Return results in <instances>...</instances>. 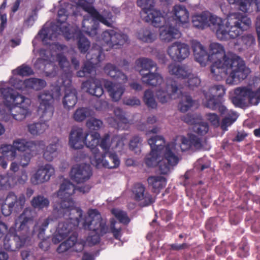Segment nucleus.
Segmentation results:
<instances>
[{
	"instance_id": "41",
	"label": "nucleus",
	"mask_w": 260,
	"mask_h": 260,
	"mask_svg": "<svg viewBox=\"0 0 260 260\" xmlns=\"http://www.w3.org/2000/svg\"><path fill=\"white\" fill-rule=\"evenodd\" d=\"M26 83L28 90L32 89L39 91L46 86V82L44 80L37 78H28Z\"/></svg>"
},
{
	"instance_id": "26",
	"label": "nucleus",
	"mask_w": 260,
	"mask_h": 260,
	"mask_svg": "<svg viewBox=\"0 0 260 260\" xmlns=\"http://www.w3.org/2000/svg\"><path fill=\"white\" fill-rule=\"evenodd\" d=\"M182 151L188 150H199L203 147L202 140L200 138L192 134H188L187 137L182 136L180 145Z\"/></svg>"
},
{
	"instance_id": "28",
	"label": "nucleus",
	"mask_w": 260,
	"mask_h": 260,
	"mask_svg": "<svg viewBox=\"0 0 260 260\" xmlns=\"http://www.w3.org/2000/svg\"><path fill=\"white\" fill-rule=\"evenodd\" d=\"M82 85L87 88V92L95 96L101 97L104 93L102 83L99 79L96 78L89 79L83 82Z\"/></svg>"
},
{
	"instance_id": "22",
	"label": "nucleus",
	"mask_w": 260,
	"mask_h": 260,
	"mask_svg": "<svg viewBox=\"0 0 260 260\" xmlns=\"http://www.w3.org/2000/svg\"><path fill=\"white\" fill-rule=\"evenodd\" d=\"M92 174V169L89 165L82 164L72 167L70 175L72 180L78 183L88 180Z\"/></svg>"
},
{
	"instance_id": "4",
	"label": "nucleus",
	"mask_w": 260,
	"mask_h": 260,
	"mask_svg": "<svg viewBox=\"0 0 260 260\" xmlns=\"http://www.w3.org/2000/svg\"><path fill=\"white\" fill-rule=\"evenodd\" d=\"M100 135L98 132H90L83 136L82 128L78 127L71 130L69 137V144L74 149H80L85 145L90 149L92 155L90 157V162L96 160L102 153L100 152L98 146L100 142Z\"/></svg>"
},
{
	"instance_id": "37",
	"label": "nucleus",
	"mask_w": 260,
	"mask_h": 260,
	"mask_svg": "<svg viewBox=\"0 0 260 260\" xmlns=\"http://www.w3.org/2000/svg\"><path fill=\"white\" fill-rule=\"evenodd\" d=\"M175 21H178L181 23H185L188 21L189 13L185 6L175 5L173 8Z\"/></svg>"
},
{
	"instance_id": "25",
	"label": "nucleus",
	"mask_w": 260,
	"mask_h": 260,
	"mask_svg": "<svg viewBox=\"0 0 260 260\" xmlns=\"http://www.w3.org/2000/svg\"><path fill=\"white\" fill-rule=\"evenodd\" d=\"M54 174V169L50 164H46L39 168L36 173L30 178L34 185H37L48 181Z\"/></svg>"
},
{
	"instance_id": "35",
	"label": "nucleus",
	"mask_w": 260,
	"mask_h": 260,
	"mask_svg": "<svg viewBox=\"0 0 260 260\" xmlns=\"http://www.w3.org/2000/svg\"><path fill=\"white\" fill-rule=\"evenodd\" d=\"M86 58L96 64L105 58V54L102 47L98 45H93L92 48L87 52Z\"/></svg>"
},
{
	"instance_id": "48",
	"label": "nucleus",
	"mask_w": 260,
	"mask_h": 260,
	"mask_svg": "<svg viewBox=\"0 0 260 260\" xmlns=\"http://www.w3.org/2000/svg\"><path fill=\"white\" fill-rule=\"evenodd\" d=\"M111 213L121 223L127 225L130 222V219L125 211L118 209H113L111 210Z\"/></svg>"
},
{
	"instance_id": "16",
	"label": "nucleus",
	"mask_w": 260,
	"mask_h": 260,
	"mask_svg": "<svg viewBox=\"0 0 260 260\" xmlns=\"http://www.w3.org/2000/svg\"><path fill=\"white\" fill-rule=\"evenodd\" d=\"M37 216V213L35 210L26 208L15 220L14 228H17V232H22V234L29 237L30 229L34 224Z\"/></svg>"
},
{
	"instance_id": "19",
	"label": "nucleus",
	"mask_w": 260,
	"mask_h": 260,
	"mask_svg": "<svg viewBox=\"0 0 260 260\" xmlns=\"http://www.w3.org/2000/svg\"><path fill=\"white\" fill-rule=\"evenodd\" d=\"M220 20L218 17L212 15L208 12H203L201 14H196L192 16L193 26L197 28L203 29L208 27H212L216 30V23Z\"/></svg>"
},
{
	"instance_id": "5",
	"label": "nucleus",
	"mask_w": 260,
	"mask_h": 260,
	"mask_svg": "<svg viewBox=\"0 0 260 260\" xmlns=\"http://www.w3.org/2000/svg\"><path fill=\"white\" fill-rule=\"evenodd\" d=\"M151 149H154L162 154V158L159 162V171L161 174H167L172 166L176 165L178 162V158L172 151L170 145L165 146V141L163 137L155 136L148 140Z\"/></svg>"
},
{
	"instance_id": "2",
	"label": "nucleus",
	"mask_w": 260,
	"mask_h": 260,
	"mask_svg": "<svg viewBox=\"0 0 260 260\" xmlns=\"http://www.w3.org/2000/svg\"><path fill=\"white\" fill-rule=\"evenodd\" d=\"M78 224H74V219L69 222H59L56 233L53 238L55 244L59 243L67 238L69 234L75 230L79 224L86 230L94 233L89 235L87 241L90 245H94L99 243L101 237L109 232V228L106 221L102 217L100 212L96 209H89L86 214H82L81 217L77 218Z\"/></svg>"
},
{
	"instance_id": "56",
	"label": "nucleus",
	"mask_w": 260,
	"mask_h": 260,
	"mask_svg": "<svg viewBox=\"0 0 260 260\" xmlns=\"http://www.w3.org/2000/svg\"><path fill=\"white\" fill-rule=\"evenodd\" d=\"M235 94L244 99L245 102L248 100L250 102L251 89L245 87H238L235 90Z\"/></svg>"
},
{
	"instance_id": "18",
	"label": "nucleus",
	"mask_w": 260,
	"mask_h": 260,
	"mask_svg": "<svg viewBox=\"0 0 260 260\" xmlns=\"http://www.w3.org/2000/svg\"><path fill=\"white\" fill-rule=\"evenodd\" d=\"M101 37V44H106L110 48H118L128 40L126 35L118 32L113 29L106 30L103 32Z\"/></svg>"
},
{
	"instance_id": "61",
	"label": "nucleus",
	"mask_w": 260,
	"mask_h": 260,
	"mask_svg": "<svg viewBox=\"0 0 260 260\" xmlns=\"http://www.w3.org/2000/svg\"><path fill=\"white\" fill-rule=\"evenodd\" d=\"M142 139L138 136H135L132 138L129 142V148L134 151L136 153L140 152V146L141 145Z\"/></svg>"
},
{
	"instance_id": "50",
	"label": "nucleus",
	"mask_w": 260,
	"mask_h": 260,
	"mask_svg": "<svg viewBox=\"0 0 260 260\" xmlns=\"http://www.w3.org/2000/svg\"><path fill=\"white\" fill-rule=\"evenodd\" d=\"M192 130L199 135H204L208 132L209 126L207 122L202 121L200 118L192 126Z\"/></svg>"
},
{
	"instance_id": "31",
	"label": "nucleus",
	"mask_w": 260,
	"mask_h": 260,
	"mask_svg": "<svg viewBox=\"0 0 260 260\" xmlns=\"http://www.w3.org/2000/svg\"><path fill=\"white\" fill-rule=\"evenodd\" d=\"M169 73L178 78L185 79L190 76L192 70L185 64H177L172 63L168 66Z\"/></svg>"
},
{
	"instance_id": "60",
	"label": "nucleus",
	"mask_w": 260,
	"mask_h": 260,
	"mask_svg": "<svg viewBox=\"0 0 260 260\" xmlns=\"http://www.w3.org/2000/svg\"><path fill=\"white\" fill-rule=\"evenodd\" d=\"M99 145L104 151V152L102 153V154H107L111 146V144L110 143V135L108 134H106L101 139Z\"/></svg>"
},
{
	"instance_id": "14",
	"label": "nucleus",
	"mask_w": 260,
	"mask_h": 260,
	"mask_svg": "<svg viewBox=\"0 0 260 260\" xmlns=\"http://www.w3.org/2000/svg\"><path fill=\"white\" fill-rule=\"evenodd\" d=\"M137 6L142 8L141 16L154 27L159 26L165 20L160 11L154 9V0H137Z\"/></svg>"
},
{
	"instance_id": "23",
	"label": "nucleus",
	"mask_w": 260,
	"mask_h": 260,
	"mask_svg": "<svg viewBox=\"0 0 260 260\" xmlns=\"http://www.w3.org/2000/svg\"><path fill=\"white\" fill-rule=\"evenodd\" d=\"M119 164V159L115 153L101 154L96 160H92V165L98 169L103 167L108 169L116 168Z\"/></svg>"
},
{
	"instance_id": "44",
	"label": "nucleus",
	"mask_w": 260,
	"mask_h": 260,
	"mask_svg": "<svg viewBox=\"0 0 260 260\" xmlns=\"http://www.w3.org/2000/svg\"><path fill=\"white\" fill-rule=\"evenodd\" d=\"M91 111L88 108H79L73 114V118L77 122H82L91 115Z\"/></svg>"
},
{
	"instance_id": "27",
	"label": "nucleus",
	"mask_w": 260,
	"mask_h": 260,
	"mask_svg": "<svg viewBox=\"0 0 260 260\" xmlns=\"http://www.w3.org/2000/svg\"><path fill=\"white\" fill-rule=\"evenodd\" d=\"M191 47L196 61L202 66H205L209 60V54L204 46L197 40H192L191 42Z\"/></svg>"
},
{
	"instance_id": "12",
	"label": "nucleus",
	"mask_w": 260,
	"mask_h": 260,
	"mask_svg": "<svg viewBox=\"0 0 260 260\" xmlns=\"http://www.w3.org/2000/svg\"><path fill=\"white\" fill-rule=\"evenodd\" d=\"M225 92V88L223 85H214L210 87L208 91H203L205 100L203 104L211 110L218 109L220 114H225L227 108L222 104V97Z\"/></svg>"
},
{
	"instance_id": "21",
	"label": "nucleus",
	"mask_w": 260,
	"mask_h": 260,
	"mask_svg": "<svg viewBox=\"0 0 260 260\" xmlns=\"http://www.w3.org/2000/svg\"><path fill=\"white\" fill-rule=\"evenodd\" d=\"M132 192L135 201L140 202L141 207H147L155 202V199L147 191L141 183H135L132 188Z\"/></svg>"
},
{
	"instance_id": "29",
	"label": "nucleus",
	"mask_w": 260,
	"mask_h": 260,
	"mask_svg": "<svg viewBox=\"0 0 260 260\" xmlns=\"http://www.w3.org/2000/svg\"><path fill=\"white\" fill-rule=\"evenodd\" d=\"M209 60H224L225 58H231L226 55L224 47L218 43H211L209 46Z\"/></svg>"
},
{
	"instance_id": "49",
	"label": "nucleus",
	"mask_w": 260,
	"mask_h": 260,
	"mask_svg": "<svg viewBox=\"0 0 260 260\" xmlns=\"http://www.w3.org/2000/svg\"><path fill=\"white\" fill-rule=\"evenodd\" d=\"M195 101L193 100L190 95L182 96L181 101L179 103L178 107L181 112H185L191 107Z\"/></svg>"
},
{
	"instance_id": "59",
	"label": "nucleus",
	"mask_w": 260,
	"mask_h": 260,
	"mask_svg": "<svg viewBox=\"0 0 260 260\" xmlns=\"http://www.w3.org/2000/svg\"><path fill=\"white\" fill-rule=\"evenodd\" d=\"M188 79L186 82V86L190 89L193 90L194 88L198 87L201 84L200 79L190 73V76L187 77Z\"/></svg>"
},
{
	"instance_id": "9",
	"label": "nucleus",
	"mask_w": 260,
	"mask_h": 260,
	"mask_svg": "<svg viewBox=\"0 0 260 260\" xmlns=\"http://www.w3.org/2000/svg\"><path fill=\"white\" fill-rule=\"evenodd\" d=\"M79 5H82L83 9L90 14L94 22L88 25V21L84 19L82 22V31L91 37H96L98 35L99 23L100 22L108 27H111L113 23V15L111 12H108L106 17L101 15L92 6L84 5L86 0H78Z\"/></svg>"
},
{
	"instance_id": "1",
	"label": "nucleus",
	"mask_w": 260,
	"mask_h": 260,
	"mask_svg": "<svg viewBox=\"0 0 260 260\" xmlns=\"http://www.w3.org/2000/svg\"><path fill=\"white\" fill-rule=\"evenodd\" d=\"M76 190L75 186L70 181L64 180L63 181L57 192L60 201L54 204L52 216L44 219L40 225L39 222L35 224L32 230L33 234H37L39 239H43L45 230L54 219L63 218L64 220L60 222H69L74 219V224H78L77 218L82 216L83 211L81 208L75 207L72 196Z\"/></svg>"
},
{
	"instance_id": "11",
	"label": "nucleus",
	"mask_w": 260,
	"mask_h": 260,
	"mask_svg": "<svg viewBox=\"0 0 260 260\" xmlns=\"http://www.w3.org/2000/svg\"><path fill=\"white\" fill-rule=\"evenodd\" d=\"M216 23V35L218 39L226 41L238 37L241 34L239 26V19L237 13H233L228 15L225 19L220 17Z\"/></svg>"
},
{
	"instance_id": "47",
	"label": "nucleus",
	"mask_w": 260,
	"mask_h": 260,
	"mask_svg": "<svg viewBox=\"0 0 260 260\" xmlns=\"http://www.w3.org/2000/svg\"><path fill=\"white\" fill-rule=\"evenodd\" d=\"M57 143L49 144L46 148L43 153V157L47 161H51L56 155L57 149Z\"/></svg>"
},
{
	"instance_id": "40",
	"label": "nucleus",
	"mask_w": 260,
	"mask_h": 260,
	"mask_svg": "<svg viewBox=\"0 0 260 260\" xmlns=\"http://www.w3.org/2000/svg\"><path fill=\"white\" fill-rule=\"evenodd\" d=\"M162 158V154L155 151L154 149H151L150 152L145 158V162L148 167H154L157 165L159 167V162Z\"/></svg>"
},
{
	"instance_id": "13",
	"label": "nucleus",
	"mask_w": 260,
	"mask_h": 260,
	"mask_svg": "<svg viewBox=\"0 0 260 260\" xmlns=\"http://www.w3.org/2000/svg\"><path fill=\"white\" fill-rule=\"evenodd\" d=\"M135 63L138 68H141L139 73L142 76L143 83L149 86H157L164 82V79L160 74L150 72L157 66L153 60L146 57H141L137 59Z\"/></svg>"
},
{
	"instance_id": "20",
	"label": "nucleus",
	"mask_w": 260,
	"mask_h": 260,
	"mask_svg": "<svg viewBox=\"0 0 260 260\" xmlns=\"http://www.w3.org/2000/svg\"><path fill=\"white\" fill-rule=\"evenodd\" d=\"M167 53L172 60L180 62L189 56V46L184 43L176 41L168 47Z\"/></svg>"
},
{
	"instance_id": "43",
	"label": "nucleus",
	"mask_w": 260,
	"mask_h": 260,
	"mask_svg": "<svg viewBox=\"0 0 260 260\" xmlns=\"http://www.w3.org/2000/svg\"><path fill=\"white\" fill-rule=\"evenodd\" d=\"M226 116L222 119L221 122V128L223 131H226L227 127L232 124L237 119L238 115L236 112L230 111H227L225 114Z\"/></svg>"
},
{
	"instance_id": "46",
	"label": "nucleus",
	"mask_w": 260,
	"mask_h": 260,
	"mask_svg": "<svg viewBox=\"0 0 260 260\" xmlns=\"http://www.w3.org/2000/svg\"><path fill=\"white\" fill-rule=\"evenodd\" d=\"M138 37L140 40L146 43H151L156 39V35L148 28L141 29L138 32Z\"/></svg>"
},
{
	"instance_id": "36",
	"label": "nucleus",
	"mask_w": 260,
	"mask_h": 260,
	"mask_svg": "<svg viewBox=\"0 0 260 260\" xmlns=\"http://www.w3.org/2000/svg\"><path fill=\"white\" fill-rule=\"evenodd\" d=\"M13 147L15 151H34L37 147L35 143L32 141H27L25 139H17L14 141Z\"/></svg>"
},
{
	"instance_id": "38",
	"label": "nucleus",
	"mask_w": 260,
	"mask_h": 260,
	"mask_svg": "<svg viewBox=\"0 0 260 260\" xmlns=\"http://www.w3.org/2000/svg\"><path fill=\"white\" fill-rule=\"evenodd\" d=\"M37 63L42 64L44 66L43 69L46 76L53 77L56 76L57 68L50 59L39 58L37 60Z\"/></svg>"
},
{
	"instance_id": "63",
	"label": "nucleus",
	"mask_w": 260,
	"mask_h": 260,
	"mask_svg": "<svg viewBox=\"0 0 260 260\" xmlns=\"http://www.w3.org/2000/svg\"><path fill=\"white\" fill-rule=\"evenodd\" d=\"M73 244L74 241L72 240V237H70L66 241L60 244L57 248V251L59 253H63L72 248Z\"/></svg>"
},
{
	"instance_id": "53",
	"label": "nucleus",
	"mask_w": 260,
	"mask_h": 260,
	"mask_svg": "<svg viewBox=\"0 0 260 260\" xmlns=\"http://www.w3.org/2000/svg\"><path fill=\"white\" fill-rule=\"evenodd\" d=\"M94 65H96L93 62L87 60L85 62L82 70L77 72V75L79 77H85L86 75L90 74L93 71L94 68Z\"/></svg>"
},
{
	"instance_id": "45",
	"label": "nucleus",
	"mask_w": 260,
	"mask_h": 260,
	"mask_svg": "<svg viewBox=\"0 0 260 260\" xmlns=\"http://www.w3.org/2000/svg\"><path fill=\"white\" fill-rule=\"evenodd\" d=\"M10 103L14 105L13 106H30L31 101L29 99L26 98L25 96L16 92L15 96H13Z\"/></svg>"
},
{
	"instance_id": "54",
	"label": "nucleus",
	"mask_w": 260,
	"mask_h": 260,
	"mask_svg": "<svg viewBox=\"0 0 260 260\" xmlns=\"http://www.w3.org/2000/svg\"><path fill=\"white\" fill-rule=\"evenodd\" d=\"M239 19V26L240 27L241 32L246 30L249 27L251 24V19L246 15L240 13H237Z\"/></svg>"
},
{
	"instance_id": "34",
	"label": "nucleus",
	"mask_w": 260,
	"mask_h": 260,
	"mask_svg": "<svg viewBox=\"0 0 260 260\" xmlns=\"http://www.w3.org/2000/svg\"><path fill=\"white\" fill-rule=\"evenodd\" d=\"M10 113L13 119L17 121H22L31 114L30 106H12Z\"/></svg>"
},
{
	"instance_id": "55",
	"label": "nucleus",
	"mask_w": 260,
	"mask_h": 260,
	"mask_svg": "<svg viewBox=\"0 0 260 260\" xmlns=\"http://www.w3.org/2000/svg\"><path fill=\"white\" fill-rule=\"evenodd\" d=\"M1 153L3 155L8 157L11 159H14L16 155L13 145H3L1 147Z\"/></svg>"
},
{
	"instance_id": "7",
	"label": "nucleus",
	"mask_w": 260,
	"mask_h": 260,
	"mask_svg": "<svg viewBox=\"0 0 260 260\" xmlns=\"http://www.w3.org/2000/svg\"><path fill=\"white\" fill-rule=\"evenodd\" d=\"M41 99L38 108V113L41 115V121L28 125V131L32 135L42 134L48 128L47 121L52 118L54 113V108L51 104L52 96L50 94L42 93L39 95Z\"/></svg>"
},
{
	"instance_id": "52",
	"label": "nucleus",
	"mask_w": 260,
	"mask_h": 260,
	"mask_svg": "<svg viewBox=\"0 0 260 260\" xmlns=\"http://www.w3.org/2000/svg\"><path fill=\"white\" fill-rule=\"evenodd\" d=\"M103 124V122L101 120L94 117L89 118L86 123V126L90 132H97L102 127Z\"/></svg>"
},
{
	"instance_id": "24",
	"label": "nucleus",
	"mask_w": 260,
	"mask_h": 260,
	"mask_svg": "<svg viewBox=\"0 0 260 260\" xmlns=\"http://www.w3.org/2000/svg\"><path fill=\"white\" fill-rule=\"evenodd\" d=\"M178 91L177 82L173 80L167 81L165 90L158 89L156 91V96L161 104L167 103L170 99H175V94Z\"/></svg>"
},
{
	"instance_id": "32",
	"label": "nucleus",
	"mask_w": 260,
	"mask_h": 260,
	"mask_svg": "<svg viewBox=\"0 0 260 260\" xmlns=\"http://www.w3.org/2000/svg\"><path fill=\"white\" fill-rule=\"evenodd\" d=\"M148 186L153 192L159 193L167 184V179L162 176H151L147 178Z\"/></svg>"
},
{
	"instance_id": "30",
	"label": "nucleus",
	"mask_w": 260,
	"mask_h": 260,
	"mask_svg": "<svg viewBox=\"0 0 260 260\" xmlns=\"http://www.w3.org/2000/svg\"><path fill=\"white\" fill-rule=\"evenodd\" d=\"M5 200L10 207L13 208L15 212H18L23 208L25 203V197L24 194L17 196L11 191L8 194Z\"/></svg>"
},
{
	"instance_id": "57",
	"label": "nucleus",
	"mask_w": 260,
	"mask_h": 260,
	"mask_svg": "<svg viewBox=\"0 0 260 260\" xmlns=\"http://www.w3.org/2000/svg\"><path fill=\"white\" fill-rule=\"evenodd\" d=\"M16 92L13 89L10 87L0 89V94L3 99L8 103H10L13 96H15Z\"/></svg>"
},
{
	"instance_id": "10",
	"label": "nucleus",
	"mask_w": 260,
	"mask_h": 260,
	"mask_svg": "<svg viewBox=\"0 0 260 260\" xmlns=\"http://www.w3.org/2000/svg\"><path fill=\"white\" fill-rule=\"evenodd\" d=\"M57 60L60 69L63 72L62 77L66 79L63 81V84L67 82V85L64 88V96L62 103L65 108L69 109L74 107L77 102V92L76 90L72 87V71L70 62L67 57L62 54H57Z\"/></svg>"
},
{
	"instance_id": "8",
	"label": "nucleus",
	"mask_w": 260,
	"mask_h": 260,
	"mask_svg": "<svg viewBox=\"0 0 260 260\" xmlns=\"http://www.w3.org/2000/svg\"><path fill=\"white\" fill-rule=\"evenodd\" d=\"M104 71L108 76L119 82L114 84L111 81L104 80V87L109 93L110 97L113 101L117 102L121 99L125 91L122 84L127 81V76L111 63H108L105 66Z\"/></svg>"
},
{
	"instance_id": "51",
	"label": "nucleus",
	"mask_w": 260,
	"mask_h": 260,
	"mask_svg": "<svg viewBox=\"0 0 260 260\" xmlns=\"http://www.w3.org/2000/svg\"><path fill=\"white\" fill-rule=\"evenodd\" d=\"M143 100L148 108H156L157 103L154 99L153 92L151 90L148 89L145 91Z\"/></svg>"
},
{
	"instance_id": "42",
	"label": "nucleus",
	"mask_w": 260,
	"mask_h": 260,
	"mask_svg": "<svg viewBox=\"0 0 260 260\" xmlns=\"http://www.w3.org/2000/svg\"><path fill=\"white\" fill-rule=\"evenodd\" d=\"M50 202L49 200L42 195L34 197L31 201V205L35 209L42 210L48 208Z\"/></svg>"
},
{
	"instance_id": "6",
	"label": "nucleus",
	"mask_w": 260,
	"mask_h": 260,
	"mask_svg": "<svg viewBox=\"0 0 260 260\" xmlns=\"http://www.w3.org/2000/svg\"><path fill=\"white\" fill-rule=\"evenodd\" d=\"M67 19V10L63 8H59L56 24H52L50 27L43 28L39 31V35L42 41L47 42L48 40H53L60 35H62L66 39L74 37V34L71 33L72 29L66 22Z\"/></svg>"
},
{
	"instance_id": "3",
	"label": "nucleus",
	"mask_w": 260,
	"mask_h": 260,
	"mask_svg": "<svg viewBox=\"0 0 260 260\" xmlns=\"http://www.w3.org/2000/svg\"><path fill=\"white\" fill-rule=\"evenodd\" d=\"M213 78L217 81L221 80L229 74L226 80L228 84H237L240 81L246 78L248 71L244 61L238 56H232L231 58L224 60H215L210 67Z\"/></svg>"
},
{
	"instance_id": "62",
	"label": "nucleus",
	"mask_w": 260,
	"mask_h": 260,
	"mask_svg": "<svg viewBox=\"0 0 260 260\" xmlns=\"http://www.w3.org/2000/svg\"><path fill=\"white\" fill-rule=\"evenodd\" d=\"M115 116V120L118 126L120 123L126 124L128 123V119L125 117L124 112L119 108H116L114 110Z\"/></svg>"
},
{
	"instance_id": "17",
	"label": "nucleus",
	"mask_w": 260,
	"mask_h": 260,
	"mask_svg": "<svg viewBox=\"0 0 260 260\" xmlns=\"http://www.w3.org/2000/svg\"><path fill=\"white\" fill-rule=\"evenodd\" d=\"M159 26V38L165 42H170L174 39L180 38L181 34L176 27V22L174 19H166Z\"/></svg>"
},
{
	"instance_id": "39",
	"label": "nucleus",
	"mask_w": 260,
	"mask_h": 260,
	"mask_svg": "<svg viewBox=\"0 0 260 260\" xmlns=\"http://www.w3.org/2000/svg\"><path fill=\"white\" fill-rule=\"evenodd\" d=\"M16 185L14 174L0 175V189H8Z\"/></svg>"
},
{
	"instance_id": "58",
	"label": "nucleus",
	"mask_w": 260,
	"mask_h": 260,
	"mask_svg": "<svg viewBox=\"0 0 260 260\" xmlns=\"http://www.w3.org/2000/svg\"><path fill=\"white\" fill-rule=\"evenodd\" d=\"M17 74L22 76H28L33 75L34 72L32 68L28 65L23 64L16 69Z\"/></svg>"
},
{
	"instance_id": "15",
	"label": "nucleus",
	"mask_w": 260,
	"mask_h": 260,
	"mask_svg": "<svg viewBox=\"0 0 260 260\" xmlns=\"http://www.w3.org/2000/svg\"><path fill=\"white\" fill-rule=\"evenodd\" d=\"M7 234L4 239L3 247L8 251H16L24 246L28 236L18 234V232L13 226L8 229Z\"/></svg>"
},
{
	"instance_id": "33",
	"label": "nucleus",
	"mask_w": 260,
	"mask_h": 260,
	"mask_svg": "<svg viewBox=\"0 0 260 260\" xmlns=\"http://www.w3.org/2000/svg\"><path fill=\"white\" fill-rule=\"evenodd\" d=\"M71 33L74 34V37L67 40H78L77 45L79 50L81 53H85L89 50L90 46V43L89 40L83 36L80 30L74 29V30H71Z\"/></svg>"
},
{
	"instance_id": "64",
	"label": "nucleus",
	"mask_w": 260,
	"mask_h": 260,
	"mask_svg": "<svg viewBox=\"0 0 260 260\" xmlns=\"http://www.w3.org/2000/svg\"><path fill=\"white\" fill-rule=\"evenodd\" d=\"M249 249L247 243L242 241L239 245L237 254L240 257H246L249 255Z\"/></svg>"
}]
</instances>
